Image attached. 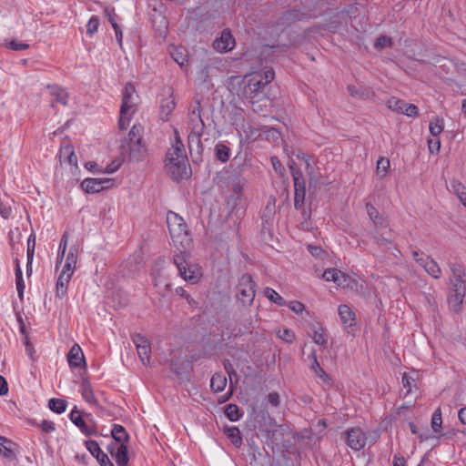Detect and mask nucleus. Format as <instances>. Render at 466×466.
<instances>
[{"label":"nucleus","instance_id":"nucleus-1","mask_svg":"<svg viewBox=\"0 0 466 466\" xmlns=\"http://www.w3.org/2000/svg\"><path fill=\"white\" fill-rule=\"evenodd\" d=\"M137 96L136 89L131 84H127L124 87L122 103L120 107V117L118 127L120 129H127L133 114L137 110Z\"/></svg>","mask_w":466,"mask_h":466},{"label":"nucleus","instance_id":"nucleus-2","mask_svg":"<svg viewBox=\"0 0 466 466\" xmlns=\"http://www.w3.org/2000/svg\"><path fill=\"white\" fill-rule=\"evenodd\" d=\"M174 264L177 266L179 275L192 284L197 283L202 277L201 268L197 264H192L186 259L184 253L174 257Z\"/></svg>","mask_w":466,"mask_h":466},{"label":"nucleus","instance_id":"nucleus-3","mask_svg":"<svg viewBox=\"0 0 466 466\" xmlns=\"http://www.w3.org/2000/svg\"><path fill=\"white\" fill-rule=\"evenodd\" d=\"M256 284L248 274L242 275L236 288V298L244 307H249L255 299Z\"/></svg>","mask_w":466,"mask_h":466},{"label":"nucleus","instance_id":"nucleus-4","mask_svg":"<svg viewBox=\"0 0 466 466\" xmlns=\"http://www.w3.org/2000/svg\"><path fill=\"white\" fill-rule=\"evenodd\" d=\"M261 81V73H254L249 76V78L244 86V96L250 99L253 104L255 103V100L259 101L265 96L264 88L266 86H264Z\"/></svg>","mask_w":466,"mask_h":466},{"label":"nucleus","instance_id":"nucleus-5","mask_svg":"<svg viewBox=\"0 0 466 466\" xmlns=\"http://www.w3.org/2000/svg\"><path fill=\"white\" fill-rule=\"evenodd\" d=\"M435 66L439 74L444 78H449L450 76H452L455 72H466V64L457 65L454 61L446 57L437 58Z\"/></svg>","mask_w":466,"mask_h":466},{"label":"nucleus","instance_id":"nucleus-6","mask_svg":"<svg viewBox=\"0 0 466 466\" xmlns=\"http://www.w3.org/2000/svg\"><path fill=\"white\" fill-rule=\"evenodd\" d=\"M167 223L169 233L173 238L187 235V227L183 218L178 214L169 211L167 215Z\"/></svg>","mask_w":466,"mask_h":466},{"label":"nucleus","instance_id":"nucleus-7","mask_svg":"<svg viewBox=\"0 0 466 466\" xmlns=\"http://www.w3.org/2000/svg\"><path fill=\"white\" fill-rule=\"evenodd\" d=\"M322 278L326 281H333L339 286L347 287V288H353V285H356L357 282L350 279L348 275L341 272L340 270L337 268H328L326 269L323 274Z\"/></svg>","mask_w":466,"mask_h":466},{"label":"nucleus","instance_id":"nucleus-8","mask_svg":"<svg viewBox=\"0 0 466 466\" xmlns=\"http://www.w3.org/2000/svg\"><path fill=\"white\" fill-rule=\"evenodd\" d=\"M132 340L137 347V354L142 363L149 365L151 347L148 339L140 334H135Z\"/></svg>","mask_w":466,"mask_h":466},{"label":"nucleus","instance_id":"nucleus-9","mask_svg":"<svg viewBox=\"0 0 466 466\" xmlns=\"http://www.w3.org/2000/svg\"><path fill=\"white\" fill-rule=\"evenodd\" d=\"M347 444L354 451H360L366 445L367 437L360 428H352L346 432Z\"/></svg>","mask_w":466,"mask_h":466},{"label":"nucleus","instance_id":"nucleus-10","mask_svg":"<svg viewBox=\"0 0 466 466\" xmlns=\"http://www.w3.org/2000/svg\"><path fill=\"white\" fill-rule=\"evenodd\" d=\"M113 185L110 178H86L81 183V187L86 193H98Z\"/></svg>","mask_w":466,"mask_h":466},{"label":"nucleus","instance_id":"nucleus-11","mask_svg":"<svg viewBox=\"0 0 466 466\" xmlns=\"http://www.w3.org/2000/svg\"><path fill=\"white\" fill-rule=\"evenodd\" d=\"M200 102H196V106L190 111L188 115L187 128L189 132L204 133L205 124L201 117Z\"/></svg>","mask_w":466,"mask_h":466},{"label":"nucleus","instance_id":"nucleus-12","mask_svg":"<svg viewBox=\"0 0 466 466\" xmlns=\"http://www.w3.org/2000/svg\"><path fill=\"white\" fill-rule=\"evenodd\" d=\"M166 168L174 180H180L188 177L187 159L184 161H166Z\"/></svg>","mask_w":466,"mask_h":466},{"label":"nucleus","instance_id":"nucleus-13","mask_svg":"<svg viewBox=\"0 0 466 466\" xmlns=\"http://www.w3.org/2000/svg\"><path fill=\"white\" fill-rule=\"evenodd\" d=\"M235 46V39L233 38L230 31L223 30L220 37H218L213 42V47L219 53H226L230 51Z\"/></svg>","mask_w":466,"mask_h":466},{"label":"nucleus","instance_id":"nucleus-14","mask_svg":"<svg viewBox=\"0 0 466 466\" xmlns=\"http://www.w3.org/2000/svg\"><path fill=\"white\" fill-rule=\"evenodd\" d=\"M70 420L80 429V431L86 436L96 433L94 424H88L82 417L80 411L75 407L70 412Z\"/></svg>","mask_w":466,"mask_h":466},{"label":"nucleus","instance_id":"nucleus-15","mask_svg":"<svg viewBox=\"0 0 466 466\" xmlns=\"http://www.w3.org/2000/svg\"><path fill=\"white\" fill-rule=\"evenodd\" d=\"M184 161L187 159L185 154L184 145L179 137H176V141L172 147L167 153L166 161Z\"/></svg>","mask_w":466,"mask_h":466},{"label":"nucleus","instance_id":"nucleus-16","mask_svg":"<svg viewBox=\"0 0 466 466\" xmlns=\"http://www.w3.org/2000/svg\"><path fill=\"white\" fill-rule=\"evenodd\" d=\"M110 452L115 457L118 466H127L128 462L127 448L126 444H112Z\"/></svg>","mask_w":466,"mask_h":466},{"label":"nucleus","instance_id":"nucleus-17","mask_svg":"<svg viewBox=\"0 0 466 466\" xmlns=\"http://www.w3.org/2000/svg\"><path fill=\"white\" fill-rule=\"evenodd\" d=\"M67 360L70 367L86 366L84 353L78 344L73 345L67 354Z\"/></svg>","mask_w":466,"mask_h":466},{"label":"nucleus","instance_id":"nucleus-18","mask_svg":"<svg viewBox=\"0 0 466 466\" xmlns=\"http://www.w3.org/2000/svg\"><path fill=\"white\" fill-rule=\"evenodd\" d=\"M59 158L61 162H66L72 166H76L77 164V158L75 155L73 146L69 143H66L61 147Z\"/></svg>","mask_w":466,"mask_h":466},{"label":"nucleus","instance_id":"nucleus-19","mask_svg":"<svg viewBox=\"0 0 466 466\" xmlns=\"http://www.w3.org/2000/svg\"><path fill=\"white\" fill-rule=\"evenodd\" d=\"M176 107L175 99L170 95L169 96L161 100L160 103V117L162 120L167 121L169 118V116L173 112Z\"/></svg>","mask_w":466,"mask_h":466},{"label":"nucleus","instance_id":"nucleus-20","mask_svg":"<svg viewBox=\"0 0 466 466\" xmlns=\"http://www.w3.org/2000/svg\"><path fill=\"white\" fill-rule=\"evenodd\" d=\"M204 133H194L189 132L187 140H188V147L191 153L195 152L198 155H201L203 151V146L201 142V137Z\"/></svg>","mask_w":466,"mask_h":466},{"label":"nucleus","instance_id":"nucleus-21","mask_svg":"<svg viewBox=\"0 0 466 466\" xmlns=\"http://www.w3.org/2000/svg\"><path fill=\"white\" fill-rule=\"evenodd\" d=\"M338 311L342 323L346 327H351L355 324V313L348 305H340Z\"/></svg>","mask_w":466,"mask_h":466},{"label":"nucleus","instance_id":"nucleus-22","mask_svg":"<svg viewBox=\"0 0 466 466\" xmlns=\"http://www.w3.org/2000/svg\"><path fill=\"white\" fill-rule=\"evenodd\" d=\"M76 262H77V248L72 247L66 255V263L63 267L62 271L68 273L70 275H73Z\"/></svg>","mask_w":466,"mask_h":466},{"label":"nucleus","instance_id":"nucleus-23","mask_svg":"<svg viewBox=\"0 0 466 466\" xmlns=\"http://www.w3.org/2000/svg\"><path fill=\"white\" fill-rule=\"evenodd\" d=\"M73 275L61 271L56 282V296L63 298L67 291V286Z\"/></svg>","mask_w":466,"mask_h":466},{"label":"nucleus","instance_id":"nucleus-24","mask_svg":"<svg viewBox=\"0 0 466 466\" xmlns=\"http://www.w3.org/2000/svg\"><path fill=\"white\" fill-rule=\"evenodd\" d=\"M81 394L83 399L90 404H96V399L94 395L93 389L87 379H83L81 382Z\"/></svg>","mask_w":466,"mask_h":466},{"label":"nucleus","instance_id":"nucleus-25","mask_svg":"<svg viewBox=\"0 0 466 466\" xmlns=\"http://www.w3.org/2000/svg\"><path fill=\"white\" fill-rule=\"evenodd\" d=\"M294 187H295L294 207L297 209H299L303 206L305 196H306L305 182L294 184Z\"/></svg>","mask_w":466,"mask_h":466},{"label":"nucleus","instance_id":"nucleus-26","mask_svg":"<svg viewBox=\"0 0 466 466\" xmlns=\"http://www.w3.org/2000/svg\"><path fill=\"white\" fill-rule=\"evenodd\" d=\"M51 95L54 97L52 106H55V103H60L63 106L67 104L68 95L67 93L61 88L60 86H51Z\"/></svg>","mask_w":466,"mask_h":466},{"label":"nucleus","instance_id":"nucleus-27","mask_svg":"<svg viewBox=\"0 0 466 466\" xmlns=\"http://www.w3.org/2000/svg\"><path fill=\"white\" fill-rule=\"evenodd\" d=\"M227 386V378L222 373H215L210 380V387L215 392L224 390Z\"/></svg>","mask_w":466,"mask_h":466},{"label":"nucleus","instance_id":"nucleus-28","mask_svg":"<svg viewBox=\"0 0 466 466\" xmlns=\"http://www.w3.org/2000/svg\"><path fill=\"white\" fill-rule=\"evenodd\" d=\"M113 439L116 441V444H121L127 442L128 441V434L127 433L125 428L119 424H115L113 426L111 431Z\"/></svg>","mask_w":466,"mask_h":466},{"label":"nucleus","instance_id":"nucleus-29","mask_svg":"<svg viewBox=\"0 0 466 466\" xmlns=\"http://www.w3.org/2000/svg\"><path fill=\"white\" fill-rule=\"evenodd\" d=\"M297 157L303 163L308 176L310 178H316L317 175H316L315 170H314L315 169L314 168V164L315 163H314L312 157L310 156H309L307 154H303V153L302 154H299Z\"/></svg>","mask_w":466,"mask_h":466},{"label":"nucleus","instance_id":"nucleus-30","mask_svg":"<svg viewBox=\"0 0 466 466\" xmlns=\"http://www.w3.org/2000/svg\"><path fill=\"white\" fill-rule=\"evenodd\" d=\"M224 433L230 440L235 447H239L242 444V438L240 431L236 427H225Z\"/></svg>","mask_w":466,"mask_h":466},{"label":"nucleus","instance_id":"nucleus-31","mask_svg":"<svg viewBox=\"0 0 466 466\" xmlns=\"http://www.w3.org/2000/svg\"><path fill=\"white\" fill-rule=\"evenodd\" d=\"M130 157L136 161L141 160L146 152L145 146L141 143L127 145Z\"/></svg>","mask_w":466,"mask_h":466},{"label":"nucleus","instance_id":"nucleus-32","mask_svg":"<svg viewBox=\"0 0 466 466\" xmlns=\"http://www.w3.org/2000/svg\"><path fill=\"white\" fill-rule=\"evenodd\" d=\"M143 127L140 125H134L128 133L127 145L141 143Z\"/></svg>","mask_w":466,"mask_h":466},{"label":"nucleus","instance_id":"nucleus-33","mask_svg":"<svg viewBox=\"0 0 466 466\" xmlns=\"http://www.w3.org/2000/svg\"><path fill=\"white\" fill-rule=\"evenodd\" d=\"M15 282H16V289H17L18 297L20 299H23L25 282L23 279L22 270H21L18 260H16V267H15Z\"/></svg>","mask_w":466,"mask_h":466},{"label":"nucleus","instance_id":"nucleus-34","mask_svg":"<svg viewBox=\"0 0 466 466\" xmlns=\"http://www.w3.org/2000/svg\"><path fill=\"white\" fill-rule=\"evenodd\" d=\"M264 294L270 301L279 306H285L287 304L286 300L271 288H266Z\"/></svg>","mask_w":466,"mask_h":466},{"label":"nucleus","instance_id":"nucleus-35","mask_svg":"<svg viewBox=\"0 0 466 466\" xmlns=\"http://www.w3.org/2000/svg\"><path fill=\"white\" fill-rule=\"evenodd\" d=\"M229 148L222 143H218L215 147L216 157L221 162H227L229 159Z\"/></svg>","mask_w":466,"mask_h":466},{"label":"nucleus","instance_id":"nucleus-36","mask_svg":"<svg viewBox=\"0 0 466 466\" xmlns=\"http://www.w3.org/2000/svg\"><path fill=\"white\" fill-rule=\"evenodd\" d=\"M49 409L57 413H63L66 409V401L62 399H51L48 403Z\"/></svg>","mask_w":466,"mask_h":466},{"label":"nucleus","instance_id":"nucleus-37","mask_svg":"<svg viewBox=\"0 0 466 466\" xmlns=\"http://www.w3.org/2000/svg\"><path fill=\"white\" fill-rule=\"evenodd\" d=\"M12 444L13 442L11 441L5 437L0 436V453L6 458L12 457L13 451L10 447Z\"/></svg>","mask_w":466,"mask_h":466},{"label":"nucleus","instance_id":"nucleus-38","mask_svg":"<svg viewBox=\"0 0 466 466\" xmlns=\"http://www.w3.org/2000/svg\"><path fill=\"white\" fill-rule=\"evenodd\" d=\"M451 190L458 196L461 201L466 198V187L458 180L451 182Z\"/></svg>","mask_w":466,"mask_h":466},{"label":"nucleus","instance_id":"nucleus-39","mask_svg":"<svg viewBox=\"0 0 466 466\" xmlns=\"http://www.w3.org/2000/svg\"><path fill=\"white\" fill-rule=\"evenodd\" d=\"M429 129L433 137H438L443 130V120L440 117L433 118L430 123Z\"/></svg>","mask_w":466,"mask_h":466},{"label":"nucleus","instance_id":"nucleus-40","mask_svg":"<svg viewBox=\"0 0 466 466\" xmlns=\"http://www.w3.org/2000/svg\"><path fill=\"white\" fill-rule=\"evenodd\" d=\"M312 339L316 344L326 345L328 343V336L323 328L319 327L313 331Z\"/></svg>","mask_w":466,"mask_h":466},{"label":"nucleus","instance_id":"nucleus-41","mask_svg":"<svg viewBox=\"0 0 466 466\" xmlns=\"http://www.w3.org/2000/svg\"><path fill=\"white\" fill-rule=\"evenodd\" d=\"M225 414L231 421L238 420L241 416L238 407L235 404L227 405L225 408Z\"/></svg>","mask_w":466,"mask_h":466},{"label":"nucleus","instance_id":"nucleus-42","mask_svg":"<svg viewBox=\"0 0 466 466\" xmlns=\"http://www.w3.org/2000/svg\"><path fill=\"white\" fill-rule=\"evenodd\" d=\"M390 167V160L385 157H380L377 162V175L380 178H384Z\"/></svg>","mask_w":466,"mask_h":466},{"label":"nucleus","instance_id":"nucleus-43","mask_svg":"<svg viewBox=\"0 0 466 466\" xmlns=\"http://www.w3.org/2000/svg\"><path fill=\"white\" fill-rule=\"evenodd\" d=\"M425 271L431 275L435 279H439L441 276V268L438 266V264L431 258V260H428L427 264H425L424 268Z\"/></svg>","mask_w":466,"mask_h":466},{"label":"nucleus","instance_id":"nucleus-44","mask_svg":"<svg viewBox=\"0 0 466 466\" xmlns=\"http://www.w3.org/2000/svg\"><path fill=\"white\" fill-rule=\"evenodd\" d=\"M210 72V66L208 65H204L200 66V68L197 71V80L203 84L208 80Z\"/></svg>","mask_w":466,"mask_h":466},{"label":"nucleus","instance_id":"nucleus-45","mask_svg":"<svg viewBox=\"0 0 466 466\" xmlns=\"http://www.w3.org/2000/svg\"><path fill=\"white\" fill-rule=\"evenodd\" d=\"M402 388L405 390L404 396L409 395L411 392L412 386L414 384V379L411 378L408 373H403L401 379Z\"/></svg>","mask_w":466,"mask_h":466},{"label":"nucleus","instance_id":"nucleus-46","mask_svg":"<svg viewBox=\"0 0 466 466\" xmlns=\"http://www.w3.org/2000/svg\"><path fill=\"white\" fill-rule=\"evenodd\" d=\"M277 335L279 339H281L282 340H284L288 343H291L295 339L294 332L289 329H279L277 332Z\"/></svg>","mask_w":466,"mask_h":466},{"label":"nucleus","instance_id":"nucleus-47","mask_svg":"<svg viewBox=\"0 0 466 466\" xmlns=\"http://www.w3.org/2000/svg\"><path fill=\"white\" fill-rule=\"evenodd\" d=\"M441 423H442V420H441V409H437L434 411V413L432 415V419H431V427L435 432H439L441 431Z\"/></svg>","mask_w":466,"mask_h":466},{"label":"nucleus","instance_id":"nucleus-48","mask_svg":"<svg viewBox=\"0 0 466 466\" xmlns=\"http://www.w3.org/2000/svg\"><path fill=\"white\" fill-rule=\"evenodd\" d=\"M388 107L395 112H400L401 106H405V101L399 99L397 97H390L388 100Z\"/></svg>","mask_w":466,"mask_h":466},{"label":"nucleus","instance_id":"nucleus-49","mask_svg":"<svg viewBox=\"0 0 466 466\" xmlns=\"http://www.w3.org/2000/svg\"><path fill=\"white\" fill-rule=\"evenodd\" d=\"M35 248V234H31L27 239V258L29 262H33L34 254Z\"/></svg>","mask_w":466,"mask_h":466},{"label":"nucleus","instance_id":"nucleus-50","mask_svg":"<svg viewBox=\"0 0 466 466\" xmlns=\"http://www.w3.org/2000/svg\"><path fill=\"white\" fill-rule=\"evenodd\" d=\"M98 26H99V19L97 16L96 15H93L87 25H86V33L89 35H93L98 29Z\"/></svg>","mask_w":466,"mask_h":466},{"label":"nucleus","instance_id":"nucleus-51","mask_svg":"<svg viewBox=\"0 0 466 466\" xmlns=\"http://www.w3.org/2000/svg\"><path fill=\"white\" fill-rule=\"evenodd\" d=\"M409 426H410V431L413 434L418 435V437L420 438V440L421 441L429 439L430 436L428 434V430L421 431L413 422H410Z\"/></svg>","mask_w":466,"mask_h":466},{"label":"nucleus","instance_id":"nucleus-52","mask_svg":"<svg viewBox=\"0 0 466 466\" xmlns=\"http://www.w3.org/2000/svg\"><path fill=\"white\" fill-rule=\"evenodd\" d=\"M412 256L416 262L421 266L423 268H425V264H427L428 260H431V258L420 250H414L412 252Z\"/></svg>","mask_w":466,"mask_h":466},{"label":"nucleus","instance_id":"nucleus-53","mask_svg":"<svg viewBox=\"0 0 466 466\" xmlns=\"http://www.w3.org/2000/svg\"><path fill=\"white\" fill-rule=\"evenodd\" d=\"M0 215L4 219H8L12 215L10 203L0 200Z\"/></svg>","mask_w":466,"mask_h":466},{"label":"nucleus","instance_id":"nucleus-54","mask_svg":"<svg viewBox=\"0 0 466 466\" xmlns=\"http://www.w3.org/2000/svg\"><path fill=\"white\" fill-rule=\"evenodd\" d=\"M171 56L173 59L180 66H183L185 63L187 62V56L178 49H174V51L171 52Z\"/></svg>","mask_w":466,"mask_h":466},{"label":"nucleus","instance_id":"nucleus-55","mask_svg":"<svg viewBox=\"0 0 466 466\" xmlns=\"http://www.w3.org/2000/svg\"><path fill=\"white\" fill-rule=\"evenodd\" d=\"M463 302V298L452 291L449 297V303L451 308L458 309Z\"/></svg>","mask_w":466,"mask_h":466},{"label":"nucleus","instance_id":"nucleus-56","mask_svg":"<svg viewBox=\"0 0 466 466\" xmlns=\"http://www.w3.org/2000/svg\"><path fill=\"white\" fill-rule=\"evenodd\" d=\"M289 168L291 170L294 184L305 182L301 170L299 168L295 167V163L289 165Z\"/></svg>","mask_w":466,"mask_h":466},{"label":"nucleus","instance_id":"nucleus-57","mask_svg":"<svg viewBox=\"0 0 466 466\" xmlns=\"http://www.w3.org/2000/svg\"><path fill=\"white\" fill-rule=\"evenodd\" d=\"M6 47L15 51H22L27 49L29 45L14 39L6 45Z\"/></svg>","mask_w":466,"mask_h":466},{"label":"nucleus","instance_id":"nucleus-58","mask_svg":"<svg viewBox=\"0 0 466 466\" xmlns=\"http://www.w3.org/2000/svg\"><path fill=\"white\" fill-rule=\"evenodd\" d=\"M86 449L90 453L96 458L97 455L101 454L102 451L96 441H88L86 442Z\"/></svg>","mask_w":466,"mask_h":466},{"label":"nucleus","instance_id":"nucleus-59","mask_svg":"<svg viewBox=\"0 0 466 466\" xmlns=\"http://www.w3.org/2000/svg\"><path fill=\"white\" fill-rule=\"evenodd\" d=\"M391 46V39L386 35H380L376 39L375 47L378 49H382L387 46Z\"/></svg>","mask_w":466,"mask_h":466},{"label":"nucleus","instance_id":"nucleus-60","mask_svg":"<svg viewBox=\"0 0 466 466\" xmlns=\"http://www.w3.org/2000/svg\"><path fill=\"white\" fill-rule=\"evenodd\" d=\"M453 292L464 299L466 291V282H451Z\"/></svg>","mask_w":466,"mask_h":466},{"label":"nucleus","instance_id":"nucleus-61","mask_svg":"<svg viewBox=\"0 0 466 466\" xmlns=\"http://www.w3.org/2000/svg\"><path fill=\"white\" fill-rule=\"evenodd\" d=\"M262 75V83L264 86H267L268 83H270L275 76L274 70L272 68H265Z\"/></svg>","mask_w":466,"mask_h":466},{"label":"nucleus","instance_id":"nucleus-62","mask_svg":"<svg viewBox=\"0 0 466 466\" xmlns=\"http://www.w3.org/2000/svg\"><path fill=\"white\" fill-rule=\"evenodd\" d=\"M177 296L184 298L189 305H195L196 301L191 298L182 287H177L175 289Z\"/></svg>","mask_w":466,"mask_h":466},{"label":"nucleus","instance_id":"nucleus-63","mask_svg":"<svg viewBox=\"0 0 466 466\" xmlns=\"http://www.w3.org/2000/svg\"><path fill=\"white\" fill-rule=\"evenodd\" d=\"M39 427L44 432L50 433L56 430L55 423L51 420H43L39 424Z\"/></svg>","mask_w":466,"mask_h":466},{"label":"nucleus","instance_id":"nucleus-64","mask_svg":"<svg viewBox=\"0 0 466 466\" xmlns=\"http://www.w3.org/2000/svg\"><path fill=\"white\" fill-rule=\"evenodd\" d=\"M96 459L101 466H114V464L108 459L107 455L103 451L101 454L97 455Z\"/></svg>","mask_w":466,"mask_h":466}]
</instances>
